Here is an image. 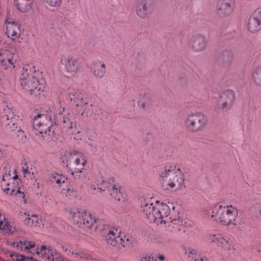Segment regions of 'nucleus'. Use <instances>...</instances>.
<instances>
[{
    "mask_svg": "<svg viewBox=\"0 0 261 261\" xmlns=\"http://www.w3.org/2000/svg\"><path fill=\"white\" fill-rule=\"evenodd\" d=\"M42 72L32 65H25L23 66L19 82L22 88L36 97L43 95L45 87L39 80Z\"/></svg>",
    "mask_w": 261,
    "mask_h": 261,
    "instance_id": "1",
    "label": "nucleus"
},
{
    "mask_svg": "<svg viewBox=\"0 0 261 261\" xmlns=\"http://www.w3.org/2000/svg\"><path fill=\"white\" fill-rule=\"evenodd\" d=\"M51 111L49 108L40 111L38 114L32 118L35 129L42 135L47 141L53 140L55 130L53 128L54 121L51 119Z\"/></svg>",
    "mask_w": 261,
    "mask_h": 261,
    "instance_id": "2",
    "label": "nucleus"
},
{
    "mask_svg": "<svg viewBox=\"0 0 261 261\" xmlns=\"http://www.w3.org/2000/svg\"><path fill=\"white\" fill-rule=\"evenodd\" d=\"M168 205L165 203L156 201L155 205L152 203L145 202L142 205V215L148 219L150 223H159L162 221L163 217L169 215L171 213L170 207L174 211L175 206L172 203Z\"/></svg>",
    "mask_w": 261,
    "mask_h": 261,
    "instance_id": "3",
    "label": "nucleus"
},
{
    "mask_svg": "<svg viewBox=\"0 0 261 261\" xmlns=\"http://www.w3.org/2000/svg\"><path fill=\"white\" fill-rule=\"evenodd\" d=\"M160 177L167 182V186L176 190L185 187V176L179 168L174 165H166L159 171Z\"/></svg>",
    "mask_w": 261,
    "mask_h": 261,
    "instance_id": "4",
    "label": "nucleus"
},
{
    "mask_svg": "<svg viewBox=\"0 0 261 261\" xmlns=\"http://www.w3.org/2000/svg\"><path fill=\"white\" fill-rule=\"evenodd\" d=\"M60 160L66 165L69 171L84 169L87 162L84 153L72 148L62 151L60 154Z\"/></svg>",
    "mask_w": 261,
    "mask_h": 261,
    "instance_id": "5",
    "label": "nucleus"
},
{
    "mask_svg": "<svg viewBox=\"0 0 261 261\" xmlns=\"http://www.w3.org/2000/svg\"><path fill=\"white\" fill-rule=\"evenodd\" d=\"M69 217L75 224L79 227L89 230L91 234H94L99 231L97 225L94 227V229L92 228L96 220L92 214L86 210L71 211Z\"/></svg>",
    "mask_w": 261,
    "mask_h": 261,
    "instance_id": "6",
    "label": "nucleus"
},
{
    "mask_svg": "<svg viewBox=\"0 0 261 261\" xmlns=\"http://www.w3.org/2000/svg\"><path fill=\"white\" fill-rule=\"evenodd\" d=\"M212 213V217L216 220H219L223 225H236L234 222L238 215V211L231 205H216L213 208Z\"/></svg>",
    "mask_w": 261,
    "mask_h": 261,
    "instance_id": "7",
    "label": "nucleus"
},
{
    "mask_svg": "<svg viewBox=\"0 0 261 261\" xmlns=\"http://www.w3.org/2000/svg\"><path fill=\"white\" fill-rule=\"evenodd\" d=\"M207 240L220 247L224 255L229 256L234 254L236 251L233 240L228 236L221 233L210 234L207 237Z\"/></svg>",
    "mask_w": 261,
    "mask_h": 261,
    "instance_id": "8",
    "label": "nucleus"
},
{
    "mask_svg": "<svg viewBox=\"0 0 261 261\" xmlns=\"http://www.w3.org/2000/svg\"><path fill=\"white\" fill-rule=\"evenodd\" d=\"M207 123L206 116L200 112L191 113L186 116L184 120L185 127L192 132L203 130Z\"/></svg>",
    "mask_w": 261,
    "mask_h": 261,
    "instance_id": "9",
    "label": "nucleus"
},
{
    "mask_svg": "<svg viewBox=\"0 0 261 261\" xmlns=\"http://www.w3.org/2000/svg\"><path fill=\"white\" fill-rule=\"evenodd\" d=\"M236 99L234 92L230 89L223 91L219 95L214 107L216 111L225 112L232 107Z\"/></svg>",
    "mask_w": 261,
    "mask_h": 261,
    "instance_id": "10",
    "label": "nucleus"
},
{
    "mask_svg": "<svg viewBox=\"0 0 261 261\" xmlns=\"http://www.w3.org/2000/svg\"><path fill=\"white\" fill-rule=\"evenodd\" d=\"M106 189L112 199L120 201L122 197V192L120 186L115 181L114 178L112 177L101 181V187L97 188L99 192L105 191Z\"/></svg>",
    "mask_w": 261,
    "mask_h": 261,
    "instance_id": "11",
    "label": "nucleus"
},
{
    "mask_svg": "<svg viewBox=\"0 0 261 261\" xmlns=\"http://www.w3.org/2000/svg\"><path fill=\"white\" fill-rule=\"evenodd\" d=\"M169 215L163 217L162 221L160 222L165 229L172 233H176L178 231H185L182 221L180 218L178 213L175 217H168Z\"/></svg>",
    "mask_w": 261,
    "mask_h": 261,
    "instance_id": "12",
    "label": "nucleus"
},
{
    "mask_svg": "<svg viewBox=\"0 0 261 261\" xmlns=\"http://www.w3.org/2000/svg\"><path fill=\"white\" fill-rule=\"evenodd\" d=\"M60 63L64 65L65 71L72 76L76 74L82 66L81 60L71 55L62 56Z\"/></svg>",
    "mask_w": 261,
    "mask_h": 261,
    "instance_id": "13",
    "label": "nucleus"
},
{
    "mask_svg": "<svg viewBox=\"0 0 261 261\" xmlns=\"http://www.w3.org/2000/svg\"><path fill=\"white\" fill-rule=\"evenodd\" d=\"M236 7V0H217L216 11L221 18L230 16Z\"/></svg>",
    "mask_w": 261,
    "mask_h": 261,
    "instance_id": "14",
    "label": "nucleus"
},
{
    "mask_svg": "<svg viewBox=\"0 0 261 261\" xmlns=\"http://www.w3.org/2000/svg\"><path fill=\"white\" fill-rule=\"evenodd\" d=\"M155 3L153 0H141L136 4V13L141 19H146L153 12Z\"/></svg>",
    "mask_w": 261,
    "mask_h": 261,
    "instance_id": "15",
    "label": "nucleus"
},
{
    "mask_svg": "<svg viewBox=\"0 0 261 261\" xmlns=\"http://www.w3.org/2000/svg\"><path fill=\"white\" fill-rule=\"evenodd\" d=\"M6 34L13 41L20 42L21 30L20 24L11 18L5 20Z\"/></svg>",
    "mask_w": 261,
    "mask_h": 261,
    "instance_id": "16",
    "label": "nucleus"
},
{
    "mask_svg": "<svg viewBox=\"0 0 261 261\" xmlns=\"http://www.w3.org/2000/svg\"><path fill=\"white\" fill-rule=\"evenodd\" d=\"M36 253L49 261H68L67 258L50 246L42 245L37 249Z\"/></svg>",
    "mask_w": 261,
    "mask_h": 261,
    "instance_id": "17",
    "label": "nucleus"
},
{
    "mask_svg": "<svg viewBox=\"0 0 261 261\" xmlns=\"http://www.w3.org/2000/svg\"><path fill=\"white\" fill-rule=\"evenodd\" d=\"M17 55L8 49H0L1 66L5 69H12L15 66Z\"/></svg>",
    "mask_w": 261,
    "mask_h": 261,
    "instance_id": "18",
    "label": "nucleus"
},
{
    "mask_svg": "<svg viewBox=\"0 0 261 261\" xmlns=\"http://www.w3.org/2000/svg\"><path fill=\"white\" fill-rule=\"evenodd\" d=\"M247 28L251 33H255L261 30V7L256 8L250 16Z\"/></svg>",
    "mask_w": 261,
    "mask_h": 261,
    "instance_id": "19",
    "label": "nucleus"
},
{
    "mask_svg": "<svg viewBox=\"0 0 261 261\" xmlns=\"http://www.w3.org/2000/svg\"><path fill=\"white\" fill-rule=\"evenodd\" d=\"M191 49L195 53H199L205 49L206 46V38L200 34L193 35L189 42Z\"/></svg>",
    "mask_w": 261,
    "mask_h": 261,
    "instance_id": "20",
    "label": "nucleus"
},
{
    "mask_svg": "<svg viewBox=\"0 0 261 261\" xmlns=\"http://www.w3.org/2000/svg\"><path fill=\"white\" fill-rule=\"evenodd\" d=\"M18 121V119L15 117L13 113L10 111L3 115L2 118V124L8 131H21V129H17Z\"/></svg>",
    "mask_w": 261,
    "mask_h": 261,
    "instance_id": "21",
    "label": "nucleus"
},
{
    "mask_svg": "<svg viewBox=\"0 0 261 261\" xmlns=\"http://www.w3.org/2000/svg\"><path fill=\"white\" fill-rule=\"evenodd\" d=\"M120 232L115 228H104L101 234L105 238V240L108 245L116 248V246H118L117 239Z\"/></svg>",
    "mask_w": 261,
    "mask_h": 261,
    "instance_id": "22",
    "label": "nucleus"
},
{
    "mask_svg": "<svg viewBox=\"0 0 261 261\" xmlns=\"http://www.w3.org/2000/svg\"><path fill=\"white\" fill-rule=\"evenodd\" d=\"M90 68L92 74L97 79L102 78L106 74V65L101 60L93 61L91 64Z\"/></svg>",
    "mask_w": 261,
    "mask_h": 261,
    "instance_id": "23",
    "label": "nucleus"
},
{
    "mask_svg": "<svg viewBox=\"0 0 261 261\" xmlns=\"http://www.w3.org/2000/svg\"><path fill=\"white\" fill-rule=\"evenodd\" d=\"M67 98L77 107L84 100L85 98L78 89L69 88Z\"/></svg>",
    "mask_w": 261,
    "mask_h": 261,
    "instance_id": "24",
    "label": "nucleus"
},
{
    "mask_svg": "<svg viewBox=\"0 0 261 261\" xmlns=\"http://www.w3.org/2000/svg\"><path fill=\"white\" fill-rule=\"evenodd\" d=\"M80 112L84 117H92L93 115V106L87 98L79 105Z\"/></svg>",
    "mask_w": 261,
    "mask_h": 261,
    "instance_id": "25",
    "label": "nucleus"
},
{
    "mask_svg": "<svg viewBox=\"0 0 261 261\" xmlns=\"http://www.w3.org/2000/svg\"><path fill=\"white\" fill-rule=\"evenodd\" d=\"M60 124L64 128L70 129L75 126V118L72 114L68 113L60 118Z\"/></svg>",
    "mask_w": 261,
    "mask_h": 261,
    "instance_id": "26",
    "label": "nucleus"
},
{
    "mask_svg": "<svg viewBox=\"0 0 261 261\" xmlns=\"http://www.w3.org/2000/svg\"><path fill=\"white\" fill-rule=\"evenodd\" d=\"M24 215L23 223L28 226L35 227L42 224V219L37 215L24 213Z\"/></svg>",
    "mask_w": 261,
    "mask_h": 261,
    "instance_id": "27",
    "label": "nucleus"
},
{
    "mask_svg": "<svg viewBox=\"0 0 261 261\" xmlns=\"http://www.w3.org/2000/svg\"><path fill=\"white\" fill-rule=\"evenodd\" d=\"M0 229L4 233L11 234L16 231L13 223L0 214Z\"/></svg>",
    "mask_w": 261,
    "mask_h": 261,
    "instance_id": "28",
    "label": "nucleus"
},
{
    "mask_svg": "<svg viewBox=\"0 0 261 261\" xmlns=\"http://www.w3.org/2000/svg\"><path fill=\"white\" fill-rule=\"evenodd\" d=\"M50 180L53 184H57L60 187H63L62 191L61 192L65 194L66 196H67V193L70 191V189L69 188L64 189V186L67 185L64 177L58 174H53Z\"/></svg>",
    "mask_w": 261,
    "mask_h": 261,
    "instance_id": "29",
    "label": "nucleus"
},
{
    "mask_svg": "<svg viewBox=\"0 0 261 261\" xmlns=\"http://www.w3.org/2000/svg\"><path fill=\"white\" fill-rule=\"evenodd\" d=\"M117 244L118 246H116V248L119 250L121 249L122 247L129 248L133 247L132 239L123 233H120L117 239Z\"/></svg>",
    "mask_w": 261,
    "mask_h": 261,
    "instance_id": "30",
    "label": "nucleus"
},
{
    "mask_svg": "<svg viewBox=\"0 0 261 261\" xmlns=\"http://www.w3.org/2000/svg\"><path fill=\"white\" fill-rule=\"evenodd\" d=\"M138 103V105L143 109H147L152 103L150 95L145 92L140 93L139 96Z\"/></svg>",
    "mask_w": 261,
    "mask_h": 261,
    "instance_id": "31",
    "label": "nucleus"
},
{
    "mask_svg": "<svg viewBox=\"0 0 261 261\" xmlns=\"http://www.w3.org/2000/svg\"><path fill=\"white\" fill-rule=\"evenodd\" d=\"M251 77L254 85L261 87V65H257L252 69Z\"/></svg>",
    "mask_w": 261,
    "mask_h": 261,
    "instance_id": "32",
    "label": "nucleus"
},
{
    "mask_svg": "<svg viewBox=\"0 0 261 261\" xmlns=\"http://www.w3.org/2000/svg\"><path fill=\"white\" fill-rule=\"evenodd\" d=\"M17 9L21 12L30 10L33 4V0H15Z\"/></svg>",
    "mask_w": 261,
    "mask_h": 261,
    "instance_id": "33",
    "label": "nucleus"
},
{
    "mask_svg": "<svg viewBox=\"0 0 261 261\" xmlns=\"http://www.w3.org/2000/svg\"><path fill=\"white\" fill-rule=\"evenodd\" d=\"M18 176L16 173L15 170L13 173H11L10 171L8 172H6L3 175L2 178V186H10V184L17 180Z\"/></svg>",
    "mask_w": 261,
    "mask_h": 261,
    "instance_id": "34",
    "label": "nucleus"
},
{
    "mask_svg": "<svg viewBox=\"0 0 261 261\" xmlns=\"http://www.w3.org/2000/svg\"><path fill=\"white\" fill-rule=\"evenodd\" d=\"M16 246L17 248L20 249L21 250L24 251H29V250L35 246V243L33 242L28 241L25 240L20 241L18 243H14L13 245Z\"/></svg>",
    "mask_w": 261,
    "mask_h": 261,
    "instance_id": "35",
    "label": "nucleus"
},
{
    "mask_svg": "<svg viewBox=\"0 0 261 261\" xmlns=\"http://www.w3.org/2000/svg\"><path fill=\"white\" fill-rule=\"evenodd\" d=\"M84 169H79L77 171H70L73 178L79 181L82 182H85L87 180V175L85 172L84 171Z\"/></svg>",
    "mask_w": 261,
    "mask_h": 261,
    "instance_id": "36",
    "label": "nucleus"
},
{
    "mask_svg": "<svg viewBox=\"0 0 261 261\" xmlns=\"http://www.w3.org/2000/svg\"><path fill=\"white\" fill-rule=\"evenodd\" d=\"M185 253L188 255L190 261H197L202 254L193 249L186 250Z\"/></svg>",
    "mask_w": 261,
    "mask_h": 261,
    "instance_id": "37",
    "label": "nucleus"
},
{
    "mask_svg": "<svg viewBox=\"0 0 261 261\" xmlns=\"http://www.w3.org/2000/svg\"><path fill=\"white\" fill-rule=\"evenodd\" d=\"M14 181L10 184V186H3L4 188V191L7 194L10 195H16L17 193L19 192V189H17V186H15Z\"/></svg>",
    "mask_w": 261,
    "mask_h": 261,
    "instance_id": "38",
    "label": "nucleus"
},
{
    "mask_svg": "<svg viewBox=\"0 0 261 261\" xmlns=\"http://www.w3.org/2000/svg\"><path fill=\"white\" fill-rule=\"evenodd\" d=\"M233 59V54L230 50H224L221 56V59L226 64H229Z\"/></svg>",
    "mask_w": 261,
    "mask_h": 261,
    "instance_id": "39",
    "label": "nucleus"
},
{
    "mask_svg": "<svg viewBox=\"0 0 261 261\" xmlns=\"http://www.w3.org/2000/svg\"><path fill=\"white\" fill-rule=\"evenodd\" d=\"M45 3L50 7H60L62 0H44Z\"/></svg>",
    "mask_w": 261,
    "mask_h": 261,
    "instance_id": "40",
    "label": "nucleus"
},
{
    "mask_svg": "<svg viewBox=\"0 0 261 261\" xmlns=\"http://www.w3.org/2000/svg\"><path fill=\"white\" fill-rule=\"evenodd\" d=\"M21 171L23 174V176L25 177L29 178L31 177V173L29 170L28 167L27 166V162H24L22 167H21Z\"/></svg>",
    "mask_w": 261,
    "mask_h": 261,
    "instance_id": "41",
    "label": "nucleus"
},
{
    "mask_svg": "<svg viewBox=\"0 0 261 261\" xmlns=\"http://www.w3.org/2000/svg\"><path fill=\"white\" fill-rule=\"evenodd\" d=\"M72 254L75 256V257L77 258H86V259H88L89 256L84 254L83 252H82L81 251L79 252H72Z\"/></svg>",
    "mask_w": 261,
    "mask_h": 261,
    "instance_id": "42",
    "label": "nucleus"
},
{
    "mask_svg": "<svg viewBox=\"0 0 261 261\" xmlns=\"http://www.w3.org/2000/svg\"><path fill=\"white\" fill-rule=\"evenodd\" d=\"M197 261H208V259L205 255L201 254L200 257L198 258Z\"/></svg>",
    "mask_w": 261,
    "mask_h": 261,
    "instance_id": "43",
    "label": "nucleus"
},
{
    "mask_svg": "<svg viewBox=\"0 0 261 261\" xmlns=\"http://www.w3.org/2000/svg\"><path fill=\"white\" fill-rule=\"evenodd\" d=\"M74 139L78 140H81V132L80 131H78L77 132V134H75V136L74 137Z\"/></svg>",
    "mask_w": 261,
    "mask_h": 261,
    "instance_id": "44",
    "label": "nucleus"
},
{
    "mask_svg": "<svg viewBox=\"0 0 261 261\" xmlns=\"http://www.w3.org/2000/svg\"><path fill=\"white\" fill-rule=\"evenodd\" d=\"M256 208L257 210L258 211L259 216L261 217V203H258L256 204Z\"/></svg>",
    "mask_w": 261,
    "mask_h": 261,
    "instance_id": "45",
    "label": "nucleus"
},
{
    "mask_svg": "<svg viewBox=\"0 0 261 261\" xmlns=\"http://www.w3.org/2000/svg\"><path fill=\"white\" fill-rule=\"evenodd\" d=\"M61 248H62V250L63 251L67 252L68 251V248L66 246L63 245H61Z\"/></svg>",
    "mask_w": 261,
    "mask_h": 261,
    "instance_id": "46",
    "label": "nucleus"
},
{
    "mask_svg": "<svg viewBox=\"0 0 261 261\" xmlns=\"http://www.w3.org/2000/svg\"><path fill=\"white\" fill-rule=\"evenodd\" d=\"M158 258L160 260L159 261H165L164 260L165 257H164V256L163 255H158Z\"/></svg>",
    "mask_w": 261,
    "mask_h": 261,
    "instance_id": "47",
    "label": "nucleus"
},
{
    "mask_svg": "<svg viewBox=\"0 0 261 261\" xmlns=\"http://www.w3.org/2000/svg\"><path fill=\"white\" fill-rule=\"evenodd\" d=\"M89 144L91 146H94V147H95L96 145L94 143L91 144L89 143Z\"/></svg>",
    "mask_w": 261,
    "mask_h": 261,
    "instance_id": "48",
    "label": "nucleus"
},
{
    "mask_svg": "<svg viewBox=\"0 0 261 261\" xmlns=\"http://www.w3.org/2000/svg\"><path fill=\"white\" fill-rule=\"evenodd\" d=\"M91 189L93 190H95L96 189V188H95V187L94 186H92L91 187Z\"/></svg>",
    "mask_w": 261,
    "mask_h": 261,
    "instance_id": "49",
    "label": "nucleus"
}]
</instances>
